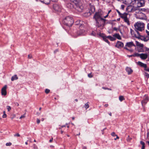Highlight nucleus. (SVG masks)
<instances>
[{
  "mask_svg": "<svg viewBox=\"0 0 149 149\" xmlns=\"http://www.w3.org/2000/svg\"><path fill=\"white\" fill-rule=\"evenodd\" d=\"M6 108L7 109L8 111H9L11 109V107L10 106H6Z\"/></svg>",
  "mask_w": 149,
  "mask_h": 149,
  "instance_id": "obj_30",
  "label": "nucleus"
},
{
  "mask_svg": "<svg viewBox=\"0 0 149 149\" xmlns=\"http://www.w3.org/2000/svg\"><path fill=\"white\" fill-rule=\"evenodd\" d=\"M111 37V36H106V38H108L109 39H110V38Z\"/></svg>",
  "mask_w": 149,
  "mask_h": 149,
  "instance_id": "obj_53",
  "label": "nucleus"
},
{
  "mask_svg": "<svg viewBox=\"0 0 149 149\" xmlns=\"http://www.w3.org/2000/svg\"><path fill=\"white\" fill-rule=\"evenodd\" d=\"M14 136H17L19 137V136H20V135L19 133H17V134H15L14 135Z\"/></svg>",
  "mask_w": 149,
  "mask_h": 149,
  "instance_id": "obj_42",
  "label": "nucleus"
},
{
  "mask_svg": "<svg viewBox=\"0 0 149 149\" xmlns=\"http://www.w3.org/2000/svg\"><path fill=\"white\" fill-rule=\"evenodd\" d=\"M136 18L141 19H146V18L145 15L141 12H140L136 15Z\"/></svg>",
  "mask_w": 149,
  "mask_h": 149,
  "instance_id": "obj_8",
  "label": "nucleus"
},
{
  "mask_svg": "<svg viewBox=\"0 0 149 149\" xmlns=\"http://www.w3.org/2000/svg\"><path fill=\"white\" fill-rule=\"evenodd\" d=\"M25 117V116L24 115H22V116H21L19 118V119H22V118H24Z\"/></svg>",
  "mask_w": 149,
  "mask_h": 149,
  "instance_id": "obj_47",
  "label": "nucleus"
},
{
  "mask_svg": "<svg viewBox=\"0 0 149 149\" xmlns=\"http://www.w3.org/2000/svg\"><path fill=\"white\" fill-rule=\"evenodd\" d=\"M145 73L146 74V76L148 78L149 77V74L148 73L146 72H145Z\"/></svg>",
  "mask_w": 149,
  "mask_h": 149,
  "instance_id": "obj_45",
  "label": "nucleus"
},
{
  "mask_svg": "<svg viewBox=\"0 0 149 149\" xmlns=\"http://www.w3.org/2000/svg\"><path fill=\"white\" fill-rule=\"evenodd\" d=\"M134 56H136V57H140V56L141 54H139L138 53H135L134 54Z\"/></svg>",
  "mask_w": 149,
  "mask_h": 149,
  "instance_id": "obj_26",
  "label": "nucleus"
},
{
  "mask_svg": "<svg viewBox=\"0 0 149 149\" xmlns=\"http://www.w3.org/2000/svg\"><path fill=\"white\" fill-rule=\"evenodd\" d=\"M136 46H139L141 48H143V44H142L136 41Z\"/></svg>",
  "mask_w": 149,
  "mask_h": 149,
  "instance_id": "obj_21",
  "label": "nucleus"
},
{
  "mask_svg": "<svg viewBox=\"0 0 149 149\" xmlns=\"http://www.w3.org/2000/svg\"><path fill=\"white\" fill-rule=\"evenodd\" d=\"M58 0H51V1H52L54 2H57L58 1Z\"/></svg>",
  "mask_w": 149,
  "mask_h": 149,
  "instance_id": "obj_57",
  "label": "nucleus"
},
{
  "mask_svg": "<svg viewBox=\"0 0 149 149\" xmlns=\"http://www.w3.org/2000/svg\"><path fill=\"white\" fill-rule=\"evenodd\" d=\"M63 22L65 25L69 27L71 26L74 23V19L71 17L67 16L64 18Z\"/></svg>",
  "mask_w": 149,
  "mask_h": 149,
  "instance_id": "obj_1",
  "label": "nucleus"
},
{
  "mask_svg": "<svg viewBox=\"0 0 149 149\" xmlns=\"http://www.w3.org/2000/svg\"><path fill=\"white\" fill-rule=\"evenodd\" d=\"M106 19L102 18L98 20V23L96 22V26L98 27L104 26L105 24Z\"/></svg>",
  "mask_w": 149,
  "mask_h": 149,
  "instance_id": "obj_6",
  "label": "nucleus"
},
{
  "mask_svg": "<svg viewBox=\"0 0 149 149\" xmlns=\"http://www.w3.org/2000/svg\"><path fill=\"white\" fill-rule=\"evenodd\" d=\"M148 96H146L145 99L141 102L142 103H144L145 104L148 101Z\"/></svg>",
  "mask_w": 149,
  "mask_h": 149,
  "instance_id": "obj_23",
  "label": "nucleus"
},
{
  "mask_svg": "<svg viewBox=\"0 0 149 149\" xmlns=\"http://www.w3.org/2000/svg\"><path fill=\"white\" fill-rule=\"evenodd\" d=\"M137 64L139 65L141 67H144V68H147V65L146 64H144L140 61L138 62Z\"/></svg>",
  "mask_w": 149,
  "mask_h": 149,
  "instance_id": "obj_14",
  "label": "nucleus"
},
{
  "mask_svg": "<svg viewBox=\"0 0 149 149\" xmlns=\"http://www.w3.org/2000/svg\"><path fill=\"white\" fill-rule=\"evenodd\" d=\"M135 30L141 31L144 29V24L143 23L137 22L134 25Z\"/></svg>",
  "mask_w": 149,
  "mask_h": 149,
  "instance_id": "obj_2",
  "label": "nucleus"
},
{
  "mask_svg": "<svg viewBox=\"0 0 149 149\" xmlns=\"http://www.w3.org/2000/svg\"><path fill=\"white\" fill-rule=\"evenodd\" d=\"M102 88L103 89H107V90H108V89H109V88H105V87H103Z\"/></svg>",
  "mask_w": 149,
  "mask_h": 149,
  "instance_id": "obj_58",
  "label": "nucleus"
},
{
  "mask_svg": "<svg viewBox=\"0 0 149 149\" xmlns=\"http://www.w3.org/2000/svg\"><path fill=\"white\" fill-rule=\"evenodd\" d=\"M128 56L130 57H133V56L134 57V55L133 54V55H128Z\"/></svg>",
  "mask_w": 149,
  "mask_h": 149,
  "instance_id": "obj_55",
  "label": "nucleus"
},
{
  "mask_svg": "<svg viewBox=\"0 0 149 149\" xmlns=\"http://www.w3.org/2000/svg\"><path fill=\"white\" fill-rule=\"evenodd\" d=\"M109 39L111 40L112 41H114L116 40V38H113L112 36Z\"/></svg>",
  "mask_w": 149,
  "mask_h": 149,
  "instance_id": "obj_33",
  "label": "nucleus"
},
{
  "mask_svg": "<svg viewBox=\"0 0 149 149\" xmlns=\"http://www.w3.org/2000/svg\"><path fill=\"white\" fill-rule=\"evenodd\" d=\"M124 48L125 49H126V50H128V51H129L130 52H132L133 51V50H132V49L130 50V49H128L126 47H124Z\"/></svg>",
  "mask_w": 149,
  "mask_h": 149,
  "instance_id": "obj_36",
  "label": "nucleus"
},
{
  "mask_svg": "<svg viewBox=\"0 0 149 149\" xmlns=\"http://www.w3.org/2000/svg\"><path fill=\"white\" fill-rule=\"evenodd\" d=\"M53 138H52L49 141L50 142H52L53 140Z\"/></svg>",
  "mask_w": 149,
  "mask_h": 149,
  "instance_id": "obj_51",
  "label": "nucleus"
},
{
  "mask_svg": "<svg viewBox=\"0 0 149 149\" xmlns=\"http://www.w3.org/2000/svg\"><path fill=\"white\" fill-rule=\"evenodd\" d=\"M103 40L106 42L108 43L109 44V42L108 41L106 37L103 39Z\"/></svg>",
  "mask_w": 149,
  "mask_h": 149,
  "instance_id": "obj_29",
  "label": "nucleus"
},
{
  "mask_svg": "<svg viewBox=\"0 0 149 149\" xmlns=\"http://www.w3.org/2000/svg\"><path fill=\"white\" fill-rule=\"evenodd\" d=\"M12 145V143L10 142L7 143L6 144V146H10Z\"/></svg>",
  "mask_w": 149,
  "mask_h": 149,
  "instance_id": "obj_37",
  "label": "nucleus"
},
{
  "mask_svg": "<svg viewBox=\"0 0 149 149\" xmlns=\"http://www.w3.org/2000/svg\"><path fill=\"white\" fill-rule=\"evenodd\" d=\"M127 14L126 13H124L123 14L121 13V15H120V16L121 18L124 19L127 17Z\"/></svg>",
  "mask_w": 149,
  "mask_h": 149,
  "instance_id": "obj_22",
  "label": "nucleus"
},
{
  "mask_svg": "<svg viewBox=\"0 0 149 149\" xmlns=\"http://www.w3.org/2000/svg\"><path fill=\"white\" fill-rule=\"evenodd\" d=\"M145 70H146L147 71H148V72H149V68H145Z\"/></svg>",
  "mask_w": 149,
  "mask_h": 149,
  "instance_id": "obj_52",
  "label": "nucleus"
},
{
  "mask_svg": "<svg viewBox=\"0 0 149 149\" xmlns=\"http://www.w3.org/2000/svg\"><path fill=\"white\" fill-rule=\"evenodd\" d=\"M7 117V115L6 114H3V115L2 117L3 118H6Z\"/></svg>",
  "mask_w": 149,
  "mask_h": 149,
  "instance_id": "obj_44",
  "label": "nucleus"
},
{
  "mask_svg": "<svg viewBox=\"0 0 149 149\" xmlns=\"http://www.w3.org/2000/svg\"><path fill=\"white\" fill-rule=\"evenodd\" d=\"M141 144L142 145V147H145V143L144 142H143L142 141H141L140 142Z\"/></svg>",
  "mask_w": 149,
  "mask_h": 149,
  "instance_id": "obj_31",
  "label": "nucleus"
},
{
  "mask_svg": "<svg viewBox=\"0 0 149 149\" xmlns=\"http://www.w3.org/2000/svg\"><path fill=\"white\" fill-rule=\"evenodd\" d=\"M18 79V77L16 74H15L11 78V80L12 81H14V80H17Z\"/></svg>",
  "mask_w": 149,
  "mask_h": 149,
  "instance_id": "obj_19",
  "label": "nucleus"
},
{
  "mask_svg": "<svg viewBox=\"0 0 149 149\" xmlns=\"http://www.w3.org/2000/svg\"><path fill=\"white\" fill-rule=\"evenodd\" d=\"M40 122V120L38 118L37 119V124H39Z\"/></svg>",
  "mask_w": 149,
  "mask_h": 149,
  "instance_id": "obj_43",
  "label": "nucleus"
},
{
  "mask_svg": "<svg viewBox=\"0 0 149 149\" xmlns=\"http://www.w3.org/2000/svg\"><path fill=\"white\" fill-rule=\"evenodd\" d=\"M102 14L100 12H96L93 17V19H95L96 22L98 23V20L101 19H102Z\"/></svg>",
  "mask_w": 149,
  "mask_h": 149,
  "instance_id": "obj_7",
  "label": "nucleus"
},
{
  "mask_svg": "<svg viewBox=\"0 0 149 149\" xmlns=\"http://www.w3.org/2000/svg\"><path fill=\"white\" fill-rule=\"evenodd\" d=\"M116 11L117 12V13H118L119 15H121V13L120 12V11L118 10H116Z\"/></svg>",
  "mask_w": 149,
  "mask_h": 149,
  "instance_id": "obj_46",
  "label": "nucleus"
},
{
  "mask_svg": "<svg viewBox=\"0 0 149 149\" xmlns=\"http://www.w3.org/2000/svg\"><path fill=\"white\" fill-rule=\"evenodd\" d=\"M81 22H82V21H81V20H79L77 21L76 22H75V25L79 26V28L82 29L83 26V25L81 23Z\"/></svg>",
  "mask_w": 149,
  "mask_h": 149,
  "instance_id": "obj_11",
  "label": "nucleus"
},
{
  "mask_svg": "<svg viewBox=\"0 0 149 149\" xmlns=\"http://www.w3.org/2000/svg\"><path fill=\"white\" fill-rule=\"evenodd\" d=\"M68 8L70 9H72L74 8V3H68L67 5Z\"/></svg>",
  "mask_w": 149,
  "mask_h": 149,
  "instance_id": "obj_17",
  "label": "nucleus"
},
{
  "mask_svg": "<svg viewBox=\"0 0 149 149\" xmlns=\"http://www.w3.org/2000/svg\"><path fill=\"white\" fill-rule=\"evenodd\" d=\"M85 107L86 109L89 108V105L88 104V103L85 104Z\"/></svg>",
  "mask_w": 149,
  "mask_h": 149,
  "instance_id": "obj_34",
  "label": "nucleus"
},
{
  "mask_svg": "<svg viewBox=\"0 0 149 149\" xmlns=\"http://www.w3.org/2000/svg\"><path fill=\"white\" fill-rule=\"evenodd\" d=\"M17 106H19V104L18 103H16L15 104Z\"/></svg>",
  "mask_w": 149,
  "mask_h": 149,
  "instance_id": "obj_62",
  "label": "nucleus"
},
{
  "mask_svg": "<svg viewBox=\"0 0 149 149\" xmlns=\"http://www.w3.org/2000/svg\"><path fill=\"white\" fill-rule=\"evenodd\" d=\"M95 11V8L94 6H90V9L88 12L85 13L83 14V16L87 17L90 16L92 13H93Z\"/></svg>",
  "mask_w": 149,
  "mask_h": 149,
  "instance_id": "obj_5",
  "label": "nucleus"
},
{
  "mask_svg": "<svg viewBox=\"0 0 149 149\" xmlns=\"http://www.w3.org/2000/svg\"><path fill=\"white\" fill-rule=\"evenodd\" d=\"M41 2L46 4H48L50 2V0H39Z\"/></svg>",
  "mask_w": 149,
  "mask_h": 149,
  "instance_id": "obj_18",
  "label": "nucleus"
},
{
  "mask_svg": "<svg viewBox=\"0 0 149 149\" xmlns=\"http://www.w3.org/2000/svg\"><path fill=\"white\" fill-rule=\"evenodd\" d=\"M113 29L114 30L117 31V30H118V29L117 28H116V27H114L113 28Z\"/></svg>",
  "mask_w": 149,
  "mask_h": 149,
  "instance_id": "obj_54",
  "label": "nucleus"
},
{
  "mask_svg": "<svg viewBox=\"0 0 149 149\" xmlns=\"http://www.w3.org/2000/svg\"><path fill=\"white\" fill-rule=\"evenodd\" d=\"M148 54L145 53L141 54L140 58L143 60H145L148 57Z\"/></svg>",
  "mask_w": 149,
  "mask_h": 149,
  "instance_id": "obj_13",
  "label": "nucleus"
},
{
  "mask_svg": "<svg viewBox=\"0 0 149 149\" xmlns=\"http://www.w3.org/2000/svg\"><path fill=\"white\" fill-rule=\"evenodd\" d=\"M146 33H147L148 35L149 36V31H148L147 30H146Z\"/></svg>",
  "mask_w": 149,
  "mask_h": 149,
  "instance_id": "obj_50",
  "label": "nucleus"
},
{
  "mask_svg": "<svg viewBox=\"0 0 149 149\" xmlns=\"http://www.w3.org/2000/svg\"><path fill=\"white\" fill-rule=\"evenodd\" d=\"M111 135L113 136H114L116 135L115 134V133L114 132H112L111 133Z\"/></svg>",
  "mask_w": 149,
  "mask_h": 149,
  "instance_id": "obj_41",
  "label": "nucleus"
},
{
  "mask_svg": "<svg viewBox=\"0 0 149 149\" xmlns=\"http://www.w3.org/2000/svg\"><path fill=\"white\" fill-rule=\"evenodd\" d=\"M131 8V10H130V11H132V7H131V6H128L127 7V8L126 9H127V10H128L129 9V8Z\"/></svg>",
  "mask_w": 149,
  "mask_h": 149,
  "instance_id": "obj_38",
  "label": "nucleus"
},
{
  "mask_svg": "<svg viewBox=\"0 0 149 149\" xmlns=\"http://www.w3.org/2000/svg\"><path fill=\"white\" fill-rule=\"evenodd\" d=\"M128 139H127V140L128 141V140H129V141L131 140V138H129V136H128Z\"/></svg>",
  "mask_w": 149,
  "mask_h": 149,
  "instance_id": "obj_60",
  "label": "nucleus"
},
{
  "mask_svg": "<svg viewBox=\"0 0 149 149\" xmlns=\"http://www.w3.org/2000/svg\"><path fill=\"white\" fill-rule=\"evenodd\" d=\"M53 7V9L56 11H60L61 10V6L57 4H54Z\"/></svg>",
  "mask_w": 149,
  "mask_h": 149,
  "instance_id": "obj_9",
  "label": "nucleus"
},
{
  "mask_svg": "<svg viewBox=\"0 0 149 149\" xmlns=\"http://www.w3.org/2000/svg\"><path fill=\"white\" fill-rule=\"evenodd\" d=\"M32 57V55H28V58H31Z\"/></svg>",
  "mask_w": 149,
  "mask_h": 149,
  "instance_id": "obj_49",
  "label": "nucleus"
},
{
  "mask_svg": "<svg viewBox=\"0 0 149 149\" xmlns=\"http://www.w3.org/2000/svg\"><path fill=\"white\" fill-rule=\"evenodd\" d=\"M124 21L125 22H129V20H128V18L127 17H126V18L124 19Z\"/></svg>",
  "mask_w": 149,
  "mask_h": 149,
  "instance_id": "obj_40",
  "label": "nucleus"
},
{
  "mask_svg": "<svg viewBox=\"0 0 149 149\" xmlns=\"http://www.w3.org/2000/svg\"><path fill=\"white\" fill-rule=\"evenodd\" d=\"M83 7L80 0H75V10L79 12L82 11Z\"/></svg>",
  "mask_w": 149,
  "mask_h": 149,
  "instance_id": "obj_3",
  "label": "nucleus"
},
{
  "mask_svg": "<svg viewBox=\"0 0 149 149\" xmlns=\"http://www.w3.org/2000/svg\"><path fill=\"white\" fill-rule=\"evenodd\" d=\"M134 3L138 7L143 6L144 5L145 1L144 0H134L133 2V4Z\"/></svg>",
  "mask_w": 149,
  "mask_h": 149,
  "instance_id": "obj_4",
  "label": "nucleus"
},
{
  "mask_svg": "<svg viewBox=\"0 0 149 149\" xmlns=\"http://www.w3.org/2000/svg\"><path fill=\"white\" fill-rule=\"evenodd\" d=\"M130 31L131 34H132V32H133L134 31L132 30L131 29H130Z\"/></svg>",
  "mask_w": 149,
  "mask_h": 149,
  "instance_id": "obj_61",
  "label": "nucleus"
},
{
  "mask_svg": "<svg viewBox=\"0 0 149 149\" xmlns=\"http://www.w3.org/2000/svg\"><path fill=\"white\" fill-rule=\"evenodd\" d=\"M126 70L128 74H131L133 72V70L130 68L127 67L126 68Z\"/></svg>",
  "mask_w": 149,
  "mask_h": 149,
  "instance_id": "obj_15",
  "label": "nucleus"
},
{
  "mask_svg": "<svg viewBox=\"0 0 149 149\" xmlns=\"http://www.w3.org/2000/svg\"><path fill=\"white\" fill-rule=\"evenodd\" d=\"M147 28L149 30V23L147 24Z\"/></svg>",
  "mask_w": 149,
  "mask_h": 149,
  "instance_id": "obj_63",
  "label": "nucleus"
},
{
  "mask_svg": "<svg viewBox=\"0 0 149 149\" xmlns=\"http://www.w3.org/2000/svg\"><path fill=\"white\" fill-rule=\"evenodd\" d=\"M115 46L118 48L123 47V43L121 42L118 41L117 42Z\"/></svg>",
  "mask_w": 149,
  "mask_h": 149,
  "instance_id": "obj_12",
  "label": "nucleus"
},
{
  "mask_svg": "<svg viewBox=\"0 0 149 149\" xmlns=\"http://www.w3.org/2000/svg\"><path fill=\"white\" fill-rule=\"evenodd\" d=\"M83 32V31L82 30H80L79 31H78L77 33V36H79L81 35Z\"/></svg>",
  "mask_w": 149,
  "mask_h": 149,
  "instance_id": "obj_25",
  "label": "nucleus"
},
{
  "mask_svg": "<svg viewBox=\"0 0 149 149\" xmlns=\"http://www.w3.org/2000/svg\"><path fill=\"white\" fill-rule=\"evenodd\" d=\"M113 36L119 40H120L121 38L120 35L118 33H116L114 34L113 35Z\"/></svg>",
  "mask_w": 149,
  "mask_h": 149,
  "instance_id": "obj_20",
  "label": "nucleus"
},
{
  "mask_svg": "<svg viewBox=\"0 0 149 149\" xmlns=\"http://www.w3.org/2000/svg\"><path fill=\"white\" fill-rule=\"evenodd\" d=\"M119 100L120 101H122L123 100H125L124 97L123 96H120L119 97Z\"/></svg>",
  "mask_w": 149,
  "mask_h": 149,
  "instance_id": "obj_27",
  "label": "nucleus"
},
{
  "mask_svg": "<svg viewBox=\"0 0 149 149\" xmlns=\"http://www.w3.org/2000/svg\"><path fill=\"white\" fill-rule=\"evenodd\" d=\"M99 36H101V37H102L103 39L104 38L106 37V36L104 35L102 33H100Z\"/></svg>",
  "mask_w": 149,
  "mask_h": 149,
  "instance_id": "obj_28",
  "label": "nucleus"
},
{
  "mask_svg": "<svg viewBox=\"0 0 149 149\" xmlns=\"http://www.w3.org/2000/svg\"><path fill=\"white\" fill-rule=\"evenodd\" d=\"M83 149H86V147L84 146L83 147Z\"/></svg>",
  "mask_w": 149,
  "mask_h": 149,
  "instance_id": "obj_64",
  "label": "nucleus"
},
{
  "mask_svg": "<svg viewBox=\"0 0 149 149\" xmlns=\"http://www.w3.org/2000/svg\"><path fill=\"white\" fill-rule=\"evenodd\" d=\"M16 116L15 114H13L11 115L10 118L13 119Z\"/></svg>",
  "mask_w": 149,
  "mask_h": 149,
  "instance_id": "obj_35",
  "label": "nucleus"
},
{
  "mask_svg": "<svg viewBox=\"0 0 149 149\" xmlns=\"http://www.w3.org/2000/svg\"><path fill=\"white\" fill-rule=\"evenodd\" d=\"M126 46H127L128 47H130L132 46H135V45L132 42H127Z\"/></svg>",
  "mask_w": 149,
  "mask_h": 149,
  "instance_id": "obj_16",
  "label": "nucleus"
},
{
  "mask_svg": "<svg viewBox=\"0 0 149 149\" xmlns=\"http://www.w3.org/2000/svg\"><path fill=\"white\" fill-rule=\"evenodd\" d=\"M88 77L90 78H91L93 77V75L91 74V73L88 74Z\"/></svg>",
  "mask_w": 149,
  "mask_h": 149,
  "instance_id": "obj_39",
  "label": "nucleus"
},
{
  "mask_svg": "<svg viewBox=\"0 0 149 149\" xmlns=\"http://www.w3.org/2000/svg\"><path fill=\"white\" fill-rule=\"evenodd\" d=\"M121 8L122 9H123L124 8L125 6L123 5H122L121 6Z\"/></svg>",
  "mask_w": 149,
  "mask_h": 149,
  "instance_id": "obj_59",
  "label": "nucleus"
},
{
  "mask_svg": "<svg viewBox=\"0 0 149 149\" xmlns=\"http://www.w3.org/2000/svg\"><path fill=\"white\" fill-rule=\"evenodd\" d=\"M7 85H5L1 89V93L2 95L5 96L7 94V92L6 89L7 88Z\"/></svg>",
  "mask_w": 149,
  "mask_h": 149,
  "instance_id": "obj_10",
  "label": "nucleus"
},
{
  "mask_svg": "<svg viewBox=\"0 0 149 149\" xmlns=\"http://www.w3.org/2000/svg\"><path fill=\"white\" fill-rule=\"evenodd\" d=\"M50 90L48 89H46L45 90V92L46 94L50 92Z\"/></svg>",
  "mask_w": 149,
  "mask_h": 149,
  "instance_id": "obj_32",
  "label": "nucleus"
},
{
  "mask_svg": "<svg viewBox=\"0 0 149 149\" xmlns=\"http://www.w3.org/2000/svg\"><path fill=\"white\" fill-rule=\"evenodd\" d=\"M136 32L138 34V36H135V37L137 38H138V39H141V37H142L143 38V37L142 36H141V35H140L139 34V31H136Z\"/></svg>",
  "mask_w": 149,
  "mask_h": 149,
  "instance_id": "obj_24",
  "label": "nucleus"
},
{
  "mask_svg": "<svg viewBox=\"0 0 149 149\" xmlns=\"http://www.w3.org/2000/svg\"><path fill=\"white\" fill-rule=\"evenodd\" d=\"M71 2L72 3H74V0H70Z\"/></svg>",
  "mask_w": 149,
  "mask_h": 149,
  "instance_id": "obj_56",
  "label": "nucleus"
},
{
  "mask_svg": "<svg viewBox=\"0 0 149 149\" xmlns=\"http://www.w3.org/2000/svg\"><path fill=\"white\" fill-rule=\"evenodd\" d=\"M95 33L94 31H93L91 33V35L95 36Z\"/></svg>",
  "mask_w": 149,
  "mask_h": 149,
  "instance_id": "obj_48",
  "label": "nucleus"
}]
</instances>
